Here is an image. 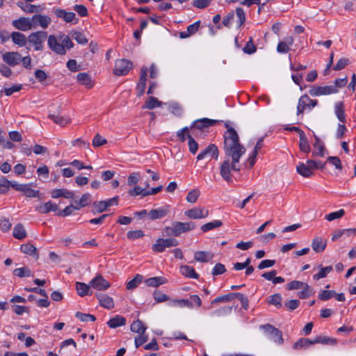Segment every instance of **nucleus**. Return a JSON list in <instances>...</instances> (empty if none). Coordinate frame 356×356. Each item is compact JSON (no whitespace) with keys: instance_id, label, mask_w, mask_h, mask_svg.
I'll use <instances>...</instances> for the list:
<instances>
[{"instance_id":"f257e3e1","label":"nucleus","mask_w":356,"mask_h":356,"mask_svg":"<svg viewBox=\"0 0 356 356\" xmlns=\"http://www.w3.org/2000/svg\"><path fill=\"white\" fill-rule=\"evenodd\" d=\"M224 145L227 159H232V168L234 171H240L238 165L241 157L245 154V148L240 143L239 137L236 130L228 127L224 134Z\"/></svg>"},{"instance_id":"f03ea898","label":"nucleus","mask_w":356,"mask_h":356,"mask_svg":"<svg viewBox=\"0 0 356 356\" xmlns=\"http://www.w3.org/2000/svg\"><path fill=\"white\" fill-rule=\"evenodd\" d=\"M196 227L194 222H173L170 226L164 228L165 236H179L181 234L193 230Z\"/></svg>"},{"instance_id":"7ed1b4c3","label":"nucleus","mask_w":356,"mask_h":356,"mask_svg":"<svg viewBox=\"0 0 356 356\" xmlns=\"http://www.w3.org/2000/svg\"><path fill=\"white\" fill-rule=\"evenodd\" d=\"M47 38V33L45 31H37L31 33L28 37V41L34 45L35 51L43 49V42Z\"/></svg>"},{"instance_id":"20e7f679","label":"nucleus","mask_w":356,"mask_h":356,"mask_svg":"<svg viewBox=\"0 0 356 356\" xmlns=\"http://www.w3.org/2000/svg\"><path fill=\"white\" fill-rule=\"evenodd\" d=\"M178 244V241L174 238H159L152 245V250L156 252H163L166 248L175 247Z\"/></svg>"},{"instance_id":"39448f33","label":"nucleus","mask_w":356,"mask_h":356,"mask_svg":"<svg viewBox=\"0 0 356 356\" xmlns=\"http://www.w3.org/2000/svg\"><path fill=\"white\" fill-rule=\"evenodd\" d=\"M318 104L316 99H312L307 95H302L298 100L297 115L302 114L306 110H312Z\"/></svg>"},{"instance_id":"423d86ee","label":"nucleus","mask_w":356,"mask_h":356,"mask_svg":"<svg viewBox=\"0 0 356 356\" xmlns=\"http://www.w3.org/2000/svg\"><path fill=\"white\" fill-rule=\"evenodd\" d=\"M260 329L263 330L266 334L269 336L275 342L279 344L283 343L282 332L272 325L268 323L262 325L260 326Z\"/></svg>"},{"instance_id":"0eeeda50","label":"nucleus","mask_w":356,"mask_h":356,"mask_svg":"<svg viewBox=\"0 0 356 356\" xmlns=\"http://www.w3.org/2000/svg\"><path fill=\"white\" fill-rule=\"evenodd\" d=\"M132 63L127 59L117 60L113 72L117 76L126 75L132 68Z\"/></svg>"},{"instance_id":"6e6552de","label":"nucleus","mask_w":356,"mask_h":356,"mask_svg":"<svg viewBox=\"0 0 356 356\" xmlns=\"http://www.w3.org/2000/svg\"><path fill=\"white\" fill-rule=\"evenodd\" d=\"M338 90L337 87L332 85L324 86H315L309 91V94L313 97L329 95L337 93Z\"/></svg>"},{"instance_id":"1a4fd4ad","label":"nucleus","mask_w":356,"mask_h":356,"mask_svg":"<svg viewBox=\"0 0 356 356\" xmlns=\"http://www.w3.org/2000/svg\"><path fill=\"white\" fill-rule=\"evenodd\" d=\"M32 29H35L38 26L45 29L51 24V19L49 16L40 14H35L31 18Z\"/></svg>"},{"instance_id":"9d476101","label":"nucleus","mask_w":356,"mask_h":356,"mask_svg":"<svg viewBox=\"0 0 356 356\" xmlns=\"http://www.w3.org/2000/svg\"><path fill=\"white\" fill-rule=\"evenodd\" d=\"M219 152L217 146L214 144H210L205 149L202 150L197 155V159L202 160L207 157L217 160L218 158Z\"/></svg>"},{"instance_id":"9b49d317","label":"nucleus","mask_w":356,"mask_h":356,"mask_svg":"<svg viewBox=\"0 0 356 356\" xmlns=\"http://www.w3.org/2000/svg\"><path fill=\"white\" fill-rule=\"evenodd\" d=\"M118 197L115 196L113 198H111L108 200L105 201H99L95 202L92 204L94 209L95 211L94 213H102L107 209L108 207L113 205H118Z\"/></svg>"},{"instance_id":"f8f14e48","label":"nucleus","mask_w":356,"mask_h":356,"mask_svg":"<svg viewBox=\"0 0 356 356\" xmlns=\"http://www.w3.org/2000/svg\"><path fill=\"white\" fill-rule=\"evenodd\" d=\"M209 214L207 209L203 207H194L193 209L186 210L184 215L190 219H200L207 218Z\"/></svg>"},{"instance_id":"ddd939ff","label":"nucleus","mask_w":356,"mask_h":356,"mask_svg":"<svg viewBox=\"0 0 356 356\" xmlns=\"http://www.w3.org/2000/svg\"><path fill=\"white\" fill-rule=\"evenodd\" d=\"M232 170H233L232 161H230V159H226L220 165V174L222 179L229 183L232 181Z\"/></svg>"},{"instance_id":"4468645a","label":"nucleus","mask_w":356,"mask_h":356,"mask_svg":"<svg viewBox=\"0 0 356 356\" xmlns=\"http://www.w3.org/2000/svg\"><path fill=\"white\" fill-rule=\"evenodd\" d=\"M47 44L49 49L59 55H65L66 54L65 49H63V45L60 43L54 35H50L48 37Z\"/></svg>"},{"instance_id":"2eb2a0df","label":"nucleus","mask_w":356,"mask_h":356,"mask_svg":"<svg viewBox=\"0 0 356 356\" xmlns=\"http://www.w3.org/2000/svg\"><path fill=\"white\" fill-rule=\"evenodd\" d=\"M92 288L97 291H105L108 289L111 284L101 275H97L90 282Z\"/></svg>"},{"instance_id":"dca6fc26","label":"nucleus","mask_w":356,"mask_h":356,"mask_svg":"<svg viewBox=\"0 0 356 356\" xmlns=\"http://www.w3.org/2000/svg\"><path fill=\"white\" fill-rule=\"evenodd\" d=\"M12 25L17 29L22 31H26L32 29L31 19L28 17H21L12 22Z\"/></svg>"},{"instance_id":"f3484780","label":"nucleus","mask_w":356,"mask_h":356,"mask_svg":"<svg viewBox=\"0 0 356 356\" xmlns=\"http://www.w3.org/2000/svg\"><path fill=\"white\" fill-rule=\"evenodd\" d=\"M12 188H15L16 191L24 193V194L29 197H37L39 193L38 191H34L32 189L29 184H22L14 182L12 184Z\"/></svg>"},{"instance_id":"a211bd4d","label":"nucleus","mask_w":356,"mask_h":356,"mask_svg":"<svg viewBox=\"0 0 356 356\" xmlns=\"http://www.w3.org/2000/svg\"><path fill=\"white\" fill-rule=\"evenodd\" d=\"M2 58L3 60L10 66H15L21 62V55L18 52H6Z\"/></svg>"},{"instance_id":"6ab92c4d","label":"nucleus","mask_w":356,"mask_h":356,"mask_svg":"<svg viewBox=\"0 0 356 356\" xmlns=\"http://www.w3.org/2000/svg\"><path fill=\"white\" fill-rule=\"evenodd\" d=\"M54 13L57 17L63 19L67 23H72L74 21V23H77L78 19L76 18V15L72 12H67L63 9L57 8L54 10Z\"/></svg>"},{"instance_id":"aec40b11","label":"nucleus","mask_w":356,"mask_h":356,"mask_svg":"<svg viewBox=\"0 0 356 356\" xmlns=\"http://www.w3.org/2000/svg\"><path fill=\"white\" fill-rule=\"evenodd\" d=\"M95 296L102 307L107 309H111L114 307L113 299L111 297L105 293H97Z\"/></svg>"},{"instance_id":"412c9836","label":"nucleus","mask_w":356,"mask_h":356,"mask_svg":"<svg viewBox=\"0 0 356 356\" xmlns=\"http://www.w3.org/2000/svg\"><path fill=\"white\" fill-rule=\"evenodd\" d=\"M147 75V68L146 67H143L140 70V79H139V81L137 85L138 96L143 95L145 92V89L146 87Z\"/></svg>"},{"instance_id":"4be33fe9","label":"nucleus","mask_w":356,"mask_h":356,"mask_svg":"<svg viewBox=\"0 0 356 356\" xmlns=\"http://www.w3.org/2000/svg\"><path fill=\"white\" fill-rule=\"evenodd\" d=\"M169 213V206L156 209H152L148 216L151 220L159 219L165 217Z\"/></svg>"},{"instance_id":"5701e85b","label":"nucleus","mask_w":356,"mask_h":356,"mask_svg":"<svg viewBox=\"0 0 356 356\" xmlns=\"http://www.w3.org/2000/svg\"><path fill=\"white\" fill-rule=\"evenodd\" d=\"M293 43V38L291 36L284 38V41H281L278 43L277 47V51L281 54H286L289 51L290 47Z\"/></svg>"},{"instance_id":"b1692460","label":"nucleus","mask_w":356,"mask_h":356,"mask_svg":"<svg viewBox=\"0 0 356 356\" xmlns=\"http://www.w3.org/2000/svg\"><path fill=\"white\" fill-rule=\"evenodd\" d=\"M327 241L321 237H315L312 243V248L316 252H321L326 248Z\"/></svg>"},{"instance_id":"393cba45","label":"nucleus","mask_w":356,"mask_h":356,"mask_svg":"<svg viewBox=\"0 0 356 356\" xmlns=\"http://www.w3.org/2000/svg\"><path fill=\"white\" fill-rule=\"evenodd\" d=\"M51 197L53 198H58L63 197L66 199H73L74 197V193L67 189H54L51 191Z\"/></svg>"},{"instance_id":"a878e982","label":"nucleus","mask_w":356,"mask_h":356,"mask_svg":"<svg viewBox=\"0 0 356 356\" xmlns=\"http://www.w3.org/2000/svg\"><path fill=\"white\" fill-rule=\"evenodd\" d=\"M314 137H315V143L314 144V150L313 151L312 156H319L323 157L325 156V151L323 143L316 135L314 136Z\"/></svg>"},{"instance_id":"bb28decb","label":"nucleus","mask_w":356,"mask_h":356,"mask_svg":"<svg viewBox=\"0 0 356 356\" xmlns=\"http://www.w3.org/2000/svg\"><path fill=\"white\" fill-rule=\"evenodd\" d=\"M213 257V254L207 251H197L194 254V259L199 262H208Z\"/></svg>"},{"instance_id":"cd10ccee","label":"nucleus","mask_w":356,"mask_h":356,"mask_svg":"<svg viewBox=\"0 0 356 356\" xmlns=\"http://www.w3.org/2000/svg\"><path fill=\"white\" fill-rule=\"evenodd\" d=\"M91 286L89 284H86L83 282H77L76 283V289L77 291V293L83 297L84 296L92 295V292L90 290Z\"/></svg>"},{"instance_id":"c85d7f7f","label":"nucleus","mask_w":356,"mask_h":356,"mask_svg":"<svg viewBox=\"0 0 356 356\" xmlns=\"http://www.w3.org/2000/svg\"><path fill=\"white\" fill-rule=\"evenodd\" d=\"M13 236L19 240H22L26 237V231L22 223H17L13 228Z\"/></svg>"},{"instance_id":"c756f323","label":"nucleus","mask_w":356,"mask_h":356,"mask_svg":"<svg viewBox=\"0 0 356 356\" xmlns=\"http://www.w3.org/2000/svg\"><path fill=\"white\" fill-rule=\"evenodd\" d=\"M180 273L181 275L188 278H199V275L195 271V269L187 265L181 266L180 267Z\"/></svg>"},{"instance_id":"7c9ffc66","label":"nucleus","mask_w":356,"mask_h":356,"mask_svg":"<svg viewBox=\"0 0 356 356\" xmlns=\"http://www.w3.org/2000/svg\"><path fill=\"white\" fill-rule=\"evenodd\" d=\"M126 324V319L124 317L119 315H116L115 317L111 318L108 322L107 325L111 328H117L118 327L124 325Z\"/></svg>"},{"instance_id":"2f4dec72","label":"nucleus","mask_w":356,"mask_h":356,"mask_svg":"<svg viewBox=\"0 0 356 356\" xmlns=\"http://www.w3.org/2000/svg\"><path fill=\"white\" fill-rule=\"evenodd\" d=\"M334 112L337 119L341 122H346L344 106L342 102H337L334 105Z\"/></svg>"},{"instance_id":"473e14b6","label":"nucleus","mask_w":356,"mask_h":356,"mask_svg":"<svg viewBox=\"0 0 356 356\" xmlns=\"http://www.w3.org/2000/svg\"><path fill=\"white\" fill-rule=\"evenodd\" d=\"M11 38L13 42L19 47H24L26 44L28 40L26 36L20 32H13L11 34Z\"/></svg>"},{"instance_id":"72a5a7b5","label":"nucleus","mask_w":356,"mask_h":356,"mask_svg":"<svg viewBox=\"0 0 356 356\" xmlns=\"http://www.w3.org/2000/svg\"><path fill=\"white\" fill-rule=\"evenodd\" d=\"M37 210L41 213H47L50 211H57L58 206L49 201L38 206Z\"/></svg>"},{"instance_id":"f704fd0d","label":"nucleus","mask_w":356,"mask_h":356,"mask_svg":"<svg viewBox=\"0 0 356 356\" xmlns=\"http://www.w3.org/2000/svg\"><path fill=\"white\" fill-rule=\"evenodd\" d=\"M167 280L165 278L163 277H153L149 279H147L145 282L148 286L158 287L160 285H162L166 283Z\"/></svg>"},{"instance_id":"c9c22d12","label":"nucleus","mask_w":356,"mask_h":356,"mask_svg":"<svg viewBox=\"0 0 356 356\" xmlns=\"http://www.w3.org/2000/svg\"><path fill=\"white\" fill-rule=\"evenodd\" d=\"M216 120H211L209 118H202L195 122L194 126L199 129H202L205 127H209L216 124Z\"/></svg>"},{"instance_id":"e433bc0d","label":"nucleus","mask_w":356,"mask_h":356,"mask_svg":"<svg viewBox=\"0 0 356 356\" xmlns=\"http://www.w3.org/2000/svg\"><path fill=\"white\" fill-rule=\"evenodd\" d=\"M77 80L80 83L85 86L87 88H91L93 86L90 76L87 73L82 72L78 74Z\"/></svg>"},{"instance_id":"4c0bfd02","label":"nucleus","mask_w":356,"mask_h":356,"mask_svg":"<svg viewBox=\"0 0 356 356\" xmlns=\"http://www.w3.org/2000/svg\"><path fill=\"white\" fill-rule=\"evenodd\" d=\"M91 202V195L90 193H84L82 195L80 200L76 202V210H79L81 208L88 206Z\"/></svg>"},{"instance_id":"58836bf2","label":"nucleus","mask_w":356,"mask_h":356,"mask_svg":"<svg viewBox=\"0 0 356 356\" xmlns=\"http://www.w3.org/2000/svg\"><path fill=\"white\" fill-rule=\"evenodd\" d=\"M130 329L134 332H136L138 334H144L147 329V327L143 324V323L141 321L137 320L135 321L131 325Z\"/></svg>"},{"instance_id":"ea45409f","label":"nucleus","mask_w":356,"mask_h":356,"mask_svg":"<svg viewBox=\"0 0 356 356\" xmlns=\"http://www.w3.org/2000/svg\"><path fill=\"white\" fill-rule=\"evenodd\" d=\"M314 343H323L327 345H335L337 339L326 336H318L314 339Z\"/></svg>"},{"instance_id":"a19ab883","label":"nucleus","mask_w":356,"mask_h":356,"mask_svg":"<svg viewBox=\"0 0 356 356\" xmlns=\"http://www.w3.org/2000/svg\"><path fill=\"white\" fill-rule=\"evenodd\" d=\"M21 251L26 254L29 255H36V258H38V254H37V248L31 243H25L21 245Z\"/></svg>"},{"instance_id":"79ce46f5","label":"nucleus","mask_w":356,"mask_h":356,"mask_svg":"<svg viewBox=\"0 0 356 356\" xmlns=\"http://www.w3.org/2000/svg\"><path fill=\"white\" fill-rule=\"evenodd\" d=\"M297 172L305 177H309L313 175V172L304 163H300L296 166Z\"/></svg>"},{"instance_id":"37998d69","label":"nucleus","mask_w":356,"mask_h":356,"mask_svg":"<svg viewBox=\"0 0 356 356\" xmlns=\"http://www.w3.org/2000/svg\"><path fill=\"white\" fill-rule=\"evenodd\" d=\"M49 118L51 119L55 123L60 126L64 127L70 123V119L66 116H59L55 115H49Z\"/></svg>"},{"instance_id":"c03bdc74","label":"nucleus","mask_w":356,"mask_h":356,"mask_svg":"<svg viewBox=\"0 0 356 356\" xmlns=\"http://www.w3.org/2000/svg\"><path fill=\"white\" fill-rule=\"evenodd\" d=\"M319 268H320V271L313 276V278L315 280H318L320 279L325 277L327 276V275L332 270V266L323 267L321 265H320Z\"/></svg>"},{"instance_id":"a18cd8bd","label":"nucleus","mask_w":356,"mask_h":356,"mask_svg":"<svg viewBox=\"0 0 356 356\" xmlns=\"http://www.w3.org/2000/svg\"><path fill=\"white\" fill-rule=\"evenodd\" d=\"M70 35L79 44H86L88 42V40L86 38L85 35L79 31H72L70 32Z\"/></svg>"},{"instance_id":"49530a36","label":"nucleus","mask_w":356,"mask_h":356,"mask_svg":"<svg viewBox=\"0 0 356 356\" xmlns=\"http://www.w3.org/2000/svg\"><path fill=\"white\" fill-rule=\"evenodd\" d=\"M222 225V222L219 220H216L210 222H207L201 227V229L204 232H209L213 229L220 227Z\"/></svg>"},{"instance_id":"de8ad7c7","label":"nucleus","mask_w":356,"mask_h":356,"mask_svg":"<svg viewBox=\"0 0 356 356\" xmlns=\"http://www.w3.org/2000/svg\"><path fill=\"white\" fill-rule=\"evenodd\" d=\"M299 147L300 149L303 152L309 153L310 152V146L307 138L305 134H300Z\"/></svg>"},{"instance_id":"09e8293b","label":"nucleus","mask_w":356,"mask_h":356,"mask_svg":"<svg viewBox=\"0 0 356 356\" xmlns=\"http://www.w3.org/2000/svg\"><path fill=\"white\" fill-rule=\"evenodd\" d=\"M162 105V102L159 101L157 98L151 97L148 101L146 102L145 104L143 106V108L153 109L156 107H160Z\"/></svg>"},{"instance_id":"8fccbe9b","label":"nucleus","mask_w":356,"mask_h":356,"mask_svg":"<svg viewBox=\"0 0 356 356\" xmlns=\"http://www.w3.org/2000/svg\"><path fill=\"white\" fill-rule=\"evenodd\" d=\"M143 281V276L140 274H137L134 279L130 280L127 284V289L128 290H132L136 289L138 285Z\"/></svg>"},{"instance_id":"3c124183","label":"nucleus","mask_w":356,"mask_h":356,"mask_svg":"<svg viewBox=\"0 0 356 356\" xmlns=\"http://www.w3.org/2000/svg\"><path fill=\"white\" fill-rule=\"evenodd\" d=\"M153 298L156 303H161L170 300V296L159 290L153 293Z\"/></svg>"},{"instance_id":"603ef678","label":"nucleus","mask_w":356,"mask_h":356,"mask_svg":"<svg viewBox=\"0 0 356 356\" xmlns=\"http://www.w3.org/2000/svg\"><path fill=\"white\" fill-rule=\"evenodd\" d=\"M313 344H315L314 340L302 338L295 343V344L293 345V348L296 349L301 348H308Z\"/></svg>"},{"instance_id":"864d4df0","label":"nucleus","mask_w":356,"mask_h":356,"mask_svg":"<svg viewBox=\"0 0 356 356\" xmlns=\"http://www.w3.org/2000/svg\"><path fill=\"white\" fill-rule=\"evenodd\" d=\"M302 289V291L298 293V296L300 299H306L314 293L313 289L307 284L304 285Z\"/></svg>"},{"instance_id":"5fc2aeb1","label":"nucleus","mask_w":356,"mask_h":356,"mask_svg":"<svg viewBox=\"0 0 356 356\" xmlns=\"http://www.w3.org/2000/svg\"><path fill=\"white\" fill-rule=\"evenodd\" d=\"M234 293H230L227 295L218 296L211 301V304H217L219 302H228L234 299Z\"/></svg>"},{"instance_id":"6e6d98bb","label":"nucleus","mask_w":356,"mask_h":356,"mask_svg":"<svg viewBox=\"0 0 356 356\" xmlns=\"http://www.w3.org/2000/svg\"><path fill=\"white\" fill-rule=\"evenodd\" d=\"M172 305L174 306L178 305L180 307H185L188 308L194 307V304L188 299L173 300L172 301Z\"/></svg>"},{"instance_id":"4d7b16f0","label":"nucleus","mask_w":356,"mask_h":356,"mask_svg":"<svg viewBox=\"0 0 356 356\" xmlns=\"http://www.w3.org/2000/svg\"><path fill=\"white\" fill-rule=\"evenodd\" d=\"M13 274L19 277L32 276L31 271L28 268H16L15 270H14Z\"/></svg>"},{"instance_id":"13d9d810","label":"nucleus","mask_w":356,"mask_h":356,"mask_svg":"<svg viewBox=\"0 0 356 356\" xmlns=\"http://www.w3.org/2000/svg\"><path fill=\"white\" fill-rule=\"evenodd\" d=\"M345 215V211L340 209L337 211L332 212L325 216V219L327 221H332L335 219H339Z\"/></svg>"},{"instance_id":"bf43d9fd","label":"nucleus","mask_w":356,"mask_h":356,"mask_svg":"<svg viewBox=\"0 0 356 356\" xmlns=\"http://www.w3.org/2000/svg\"><path fill=\"white\" fill-rule=\"evenodd\" d=\"M12 183L9 180H8L6 178H2L0 179V193L4 194L7 193L10 188V187H12Z\"/></svg>"},{"instance_id":"052dcab7","label":"nucleus","mask_w":356,"mask_h":356,"mask_svg":"<svg viewBox=\"0 0 356 356\" xmlns=\"http://www.w3.org/2000/svg\"><path fill=\"white\" fill-rule=\"evenodd\" d=\"M336 295V292L334 291H327V290H322L318 293V298L321 300L325 301L330 300L331 298L334 297Z\"/></svg>"},{"instance_id":"680f3d73","label":"nucleus","mask_w":356,"mask_h":356,"mask_svg":"<svg viewBox=\"0 0 356 356\" xmlns=\"http://www.w3.org/2000/svg\"><path fill=\"white\" fill-rule=\"evenodd\" d=\"M59 40L61 41L62 45H63V49L65 50L66 49H70L74 46L73 42L71 41L68 35L63 34L59 37Z\"/></svg>"},{"instance_id":"e2e57ef3","label":"nucleus","mask_w":356,"mask_h":356,"mask_svg":"<svg viewBox=\"0 0 356 356\" xmlns=\"http://www.w3.org/2000/svg\"><path fill=\"white\" fill-rule=\"evenodd\" d=\"M200 194V193L199 190L193 189L188 193L186 200L190 203H195L197 200Z\"/></svg>"},{"instance_id":"0e129e2a","label":"nucleus","mask_w":356,"mask_h":356,"mask_svg":"<svg viewBox=\"0 0 356 356\" xmlns=\"http://www.w3.org/2000/svg\"><path fill=\"white\" fill-rule=\"evenodd\" d=\"M75 316L83 322H87L89 321H95L96 320V318L95 316L90 314H83V313H81L79 312H77L75 314Z\"/></svg>"},{"instance_id":"69168bd1","label":"nucleus","mask_w":356,"mask_h":356,"mask_svg":"<svg viewBox=\"0 0 356 356\" xmlns=\"http://www.w3.org/2000/svg\"><path fill=\"white\" fill-rule=\"evenodd\" d=\"M107 143L106 139L100 134H97L92 139V145L95 147H99Z\"/></svg>"},{"instance_id":"338daca9","label":"nucleus","mask_w":356,"mask_h":356,"mask_svg":"<svg viewBox=\"0 0 356 356\" xmlns=\"http://www.w3.org/2000/svg\"><path fill=\"white\" fill-rule=\"evenodd\" d=\"M256 50L257 48L253 43L252 39L250 38V40L247 42L245 47H243V52L248 54H252L254 53Z\"/></svg>"},{"instance_id":"774afa93","label":"nucleus","mask_w":356,"mask_h":356,"mask_svg":"<svg viewBox=\"0 0 356 356\" xmlns=\"http://www.w3.org/2000/svg\"><path fill=\"white\" fill-rule=\"evenodd\" d=\"M282 296L280 293H275L270 297V300L268 303L270 305H273L277 307H282Z\"/></svg>"}]
</instances>
